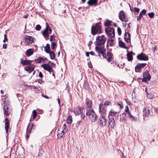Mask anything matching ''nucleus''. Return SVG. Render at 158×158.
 Wrapping results in <instances>:
<instances>
[{
	"label": "nucleus",
	"mask_w": 158,
	"mask_h": 158,
	"mask_svg": "<svg viewBox=\"0 0 158 158\" xmlns=\"http://www.w3.org/2000/svg\"><path fill=\"white\" fill-rule=\"evenodd\" d=\"M106 40V38L103 35L101 36H98L96 38V41L94 44L96 45V47L99 48L104 47V44Z\"/></svg>",
	"instance_id": "1"
},
{
	"label": "nucleus",
	"mask_w": 158,
	"mask_h": 158,
	"mask_svg": "<svg viewBox=\"0 0 158 158\" xmlns=\"http://www.w3.org/2000/svg\"><path fill=\"white\" fill-rule=\"evenodd\" d=\"M104 102V100L103 99L104 102L103 104L102 102L100 103L99 105V112L101 114H104L106 113V106H110L111 105V103L110 101L109 100H106Z\"/></svg>",
	"instance_id": "2"
},
{
	"label": "nucleus",
	"mask_w": 158,
	"mask_h": 158,
	"mask_svg": "<svg viewBox=\"0 0 158 158\" xmlns=\"http://www.w3.org/2000/svg\"><path fill=\"white\" fill-rule=\"evenodd\" d=\"M86 114L92 122H95L97 119V115L93 109H87Z\"/></svg>",
	"instance_id": "3"
},
{
	"label": "nucleus",
	"mask_w": 158,
	"mask_h": 158,
	"mask_svg": "<svg viewBox=\"0 0 158 158\" xmlns=\"http://www.w3.org/2000/svg\"><path fill=\"white\" fill-rule=\"evenodd\" d=\"M52 31L51 29L49 26L48 25L47 23H46V27L44 31H42L41 32L44 37L46 40H48L49 39L48 36Z\"/></svg>",
	"instance_id": "4"
},
{
	"label": "nucleus",
	"mask_w": 158,
	"mask_h": 158,
	"mask_svg": "<svg viewBox=\"0 0 158 158\" xmlns=\"http://www.w3.org/2000/svg\"><path fill=\"white\" fill-rule=\"evenodd\" d=\"M102 32L101 26L96 24L94 26H92L91 28V32L93 35H95L97 33H100Z\"/></svg>",
	"instance_id": "5"
},
{
	"label": "nucleus",
	"mask_w": 158,
	"mask_h": 158,
	"mask_svg": "<svg viewBox=\"0 0 158 158\" xmlns=\"http://www.w3.org/2000/svg\"><path fill=\"white\" fill-rule=\"evenodd\" d=\"M95 51L97 52L98 55H97L100 57V53L102 55L103 58H106V51L104 48L102 47L99 48L98 47H95Z\"/></svg>",
	"instance_id": "6"
},
{
	"label": "nucleus",
	"mask_w": 158,
	"mask_h": 158,
	"mask_svg": "<svg viewBox=\"0 0 158 158\" xmlns=\"http://www.w3.org/2000/svg\"><path fill=\"white\" fill-rule=\"evenodd\" d=\"M52 64L55 65L51 61H49L48 63L44 64L41 65V67L43 68L45 70L49 72L51 71H53L52 69Z\"/></svg>",
	"instance_id": "7"
},
{
	"label": "nucleus",
	"mask_w": 158,
	"mask_h": 158,
	"mask_svg": "<svg viewBox=\"0 0 158 158\" xmlns=\"http://www.w3.org/2000/svg\"><path fill=\"white\" fill-rule=\"evenodd\" d=\"M102 116L99 118L98 123L101 127H102L106 125V117L101 114Z\"/></svg>",
	"instance_id": "8"
},
{
	"label": "nucleus",
	"mask_w": 158,
	"mask_h": 158,
	"mask_svg": "<svg viewBox=\"0 0 158 158\" xmlns=\"http://www.w3.org/2000/svg\"><path fill=\"white\" fill-rule=\"evenodd\" d=\"M105 31L108 36L112 37L114 35V29L110 27H108L105 29Z\"/></svg>",
	"instance_id": "9"
},
{
	"label": "nucleus",
	"mask_w": 158,
	"mask_h": 158,
	"mask_svg": "<svg viewBox=\"0 0 158 158\" xmlns=\"http://www.w3.org/2000/svg\"><path fill=\"white\" fill-rule=\"evenodd\" d=\"M118 16L120 19L122 21L126 22L128 20L127 17L126 16L124 12L123 11H121L119 12Z\"/></svg>",
	"instance_id": "10"
},
{
	"label": "nucleus",
	"mask_w": 158,
	"mask_h": 158,
	"mask_svg": "<svg viewBox=\"0 0 158 158\" xmlns=\"http://www.w3.org/2000/svg\"><path fill=\"white\" fill-rule=\"evenodd\" d=\"M143 78L142 79V81L145 82L148 81H149L151 78L150 74L148 71H146L143 73Z\"/></svg>",
	"instance_id": "11"
},
{
	"label": "nucleus",
	"mask_w": 158,
	"mask_h": 158,
	"mask_svg": "<svg viewBox=\"0 0 158 158\" xmlns=\"http://www.w3.org/2000/svg\"><path fill=\"white\" fill-rule=\"evenodd\" d=\"M146 65V63L138 64L135 67V72L137 73L140 72L141 69L145 67Z\"/></svg>",
	"instance_id": "12"
},
{
	"label": "nucleus",
	"mask_w": 158,
	"mask_h": 158,
	"mask_svg": "<svg viewBox=\"0 0 158 158\" xmlns=\"http://www.w3.org/2000/svg\"><path fill=\"white\" fill-rule=\"evenodd\" d=\"M137 57L138 60H140L146 61L148 60V56L143 53H141L140 54L138 55Z\"/></svg>",
	"instance_id": "13"
},
{
	"label": "nucleus",
	"mask_w": 158,
	"mask_h": 158,
	"mask_svg": "<svg viewBox=\"0 0 158 158\" xmlns=\"http://www.w3.org/2000/svg\"><path fill=\"white\" fill-rule=\"evenodd\" d=\"M125 111L127 114L129 115V117L130 118L132 119V120L133 119L134 121H136V118L134 116L131 115V112L130 111L128 106H126L125 107Z\"/></svg>",
	"instance_id": "14"
},
{
	"label": "nucleus",
	"mask_w": 158,
	"mask_h": 158,
	"mask_svg": "<svg viewBox=\"0 0 158 158\" xmlns=\"http://www.w3.org/2000/svg\"><path fill=\"white\" fill-rule=\"evenodd\" d=\"M62 131L61 132V134H60L58 133L57 134V136L58 138H61L62 137L63 135L67 131L68 129L67 126L65 124H64L62 127Z\"/></svg>",
	"instance_id": "15"
},
{
	"label": "nucleus",
	"mask_w": 158,
	"mask_h": 158,
	"mask_svg": "<svg viewBox=\"0 0 158 158\" xmlns=\"http://www.w3.org/2000/svg\"><path fill=\"white\" fill-rule=\"evenodd\" d=\"M24 39L28 44H31L34 42L33 38L31 36L25 35L24 37Z\"/></svg>",
	"instance_id": "16"
},
{
	"label": "nucleus",
	"mask_w": 158,
	"mask_h": 158,
	"mask_svg": "<svg viewBox=\"0 0 158 158\" xmlns=\"http://www.w3.org/2000/svg\"><path fill=\"white\" fill-rule=\"evenodd\" d=\"M5 129L6 133H8L9 129L10 128V122L7 118H5Z\"/></svg>",
	"instance_id": "17"
},
{
	"label": "nucleus",
	"mask_w": 158,
	"mask_h": 158,
	"mask_svg": "<svg viewBox=\"0 0 158 158\" xmlns=\"http://www.w3.org/2000/svg\"><path fill=\"white\" fill-rule=\"evenodd\" d=\"M35 66L33 64H30L24 68V70L28 72L29 73H31L34 69Z\"/></svg>",
	"instance_id": "18"
},
{
	"label": "nucleus",
	"mask_w": 158,
	"mask_h": 158,
	"mask_svg": "<svg viewBox=\"0 0 158 158\" xmlns=\"http://www.w3.org/2000/svg\"><path fill=\"white\" fill-rule=\"evenodd\" d=\"M109 127L111 129H114L115 125V120L114 118H110L109 121Z\"/></svg>",
	"instance_id": "19"
},
{
	"label": "nucleus",
	"mask_w": 158,
	"mask_h": 158,
	"mask_svg": "<svg viewBox=\"0 0 158 158\" xmlns=\"http://www.w3.org/2000/svg\"><path fill=\"white\" fill-rule=\"evenodd\" d=\"M9 107H10V106L8 105H5L3 106V109L4 114L6 117L8 116L10 113V112L9 111Z\"/></svg>",
	"instance_id": "20"
},
{
	"label": "nucleus",
	"mask_w": 158,
	"mask_h": 158,
	"mask_svg": "<svg viewBox=\"0 0 158 158\" xmlns=\"http://www.w3.org/2000/svg\"><path fill=\"white\" fill-rule=\"evenodd\" d=\"M120 122H124L126 119V114L125 113H123L120 114Z\"/></svg>",
	"instance_id": "21"
},
{
	"label": "nucleus",
	"mask_w": 158,
	"mask_h": 158,
	"mask_svg": "<svg viewBox=\"0 0 158 158\" xmlns=\"http://www.w3.org/2000/svg\"><path fill=\"white\" fill-rule=\"evenodd\" d=\"M127 60L129 61H131L133 60V56L132 53L133 52L132 51H131L130 52H128L127 51Z\"/></svg>",
	"instance_id": "22"
},
{
	"label": "nucleus",
	"mask_w": 158,
	"mask_h": 158,
	"mask_svg": "<svg viewBox=\"0 0 158 158\" xmlns=\"http://www.w3.org/2000/svg\"><path fill=\"white\" fill-rule=\"evenodd\" d=\"M98 1V0H89L87 2V4L89 6H95Z\"/></svg>",
	"instance_id": "23"
},
{
	"label": "nucleus",
	"mask_w": 158,
	"mask_h": 158,
	"mask_svg": "<svg viewBox=\"0 0 158 158\" xmlns=\"http://www.w3.org/2000/svg\"><path fill=\"white\" fill-rule=\"evenodd\" d=\"M130 34L128 32L125 33V34L124 39L126 42L127 43L130 41L131 40Z\"/></svg>",
	"instance_id": "24"
},
{
	"label": "nucleus",
	"mask_w": 158,
	"mask_h": 158,
	"mask_svg": "<svg viewBox=\"0 0 158 158\" xmlns=\"http://www.w3.org/2000/svg\"><path fill=\"white\" fill-rule=\"evenodd\" d=\"M150 113V110L147 107H145L143 111V113L144 115L146 116H148Z\"/></svg>",
	"instance_id": "25"
},
{
	"label": "nucleus",
	"mask_w": 158,
	"mask_h": 158,
	"mask_svg": "<svg viewBox=\"0 0 158 158\" xmlns=\"http://www.w3.org/2000/svg\"><path fill=\"white\" fill-rule=\"evenodd\" d=\"M85 104L86 106V107L88 108H91L92 107V102L87 99H86L85 100Z\"/></svg>",
	"instance_id": "26"
},
{
	"label": "nucleus",
	"mask_w": 158,
	"mask_h": 158,
	"mask_svg": "<svg viewBox=\"0 0 158 158\" xmlns=\"http://www.w3.org/2000/svg\"><path fill=\"white\" fill-rule=\"evenodd\" d=\"M46 60V58L39 57L36 60H35V61L36 63H40L41 62H44Z\"/></svg>",
	"instance_id": "27"
},
{
	"label": "nucleus",
	"mask_w": 158,
	"mask_h": 158,
	"mask_svg": "<svg viewBox=\"0 0 158 158\" xmlns=\"http://www.w3.org/2000/svg\"><path fill=\"white\" fill-rule=\"evenodd\" d=\"M21 64L23 65H30L32 63V61L29 60H23L22 59H21Z\"/></svg>",
	"instance_id": "28"
},
{
	"label": "nucleus",
	"mask_w": 158,
	"mask_h": 158,
	"mask_svg": "<svg viewBox=\"0 0 158 158\" xmlns=\"http://www.w3.org/2000/svg\"><path fill=\"white\" fill-rule=\"evenodd\" d=\"M107 42L108 43V44H107V47L109 45L112 46L114 44V40L112 39H108Z\"/></svg>",
	"instance_id": "29"
},
{
	"label": "nucleus",
	"mask_w": 158,
	"mask_h": 158,
	"mask_svg": "<svg viewBox=\"0 0 158 158\" xmlns=\"http://www.w3.org/2000/svg\"><path fill=\"white\" fill-rule=\"evenodd\" d=\"M33 52V50L31 49H28L26 52V54L27 56H29L32 55Z\"/></svg>",
	"instance_id": "30"
},
{
	"label": "nucleus",
	"mask_w": 158,
	"mask_h": 158,
	"mask_svg": "<svg viewBox=\"0 0 158 158\" xmlns=\"http://www.w3.org/2000/svg\"><path fill=\"white\" fill-rule=\"evenodd\" d=\"M44 51L47 53H49L50 51V46L48 44H47L44 47Z\"/></svg>",
	"instance_id": "31"
},
{
	"label": "nucleus",
	"mask_w": 158,
	"mask_h": 158,
	"mask_svg": "<svg viewBox=\"0 0 158 158\" xmlns=\"http://www.w3.org/2000/svg\"><path fill=\"white\" fill-rule=\"evenodd\" d=\"M117 113V112L114 110L113 109H111L109 113V115L110 116L115 115Z\"/></svg>",
	"instance_id": "32"
},
{
	"label": "nucleus",
	"mask_w": 158,
	"mask_h": 158,
	"mask_svg": "<svg viewBox=\"0 0 158 158\" xmlns=\"http://www.w3.org/2000/svg\"><path fill=\"white\" fill-rule=\"evenodd\" d=\"M82 109L80 107L78 108V110L76 111H75V114L77 115H78L82 112Z\"/></svg>",
	"instance_id": "33"
},
{
	"label": "nucleus",
	"mask_w": 158,
	"mask_h": 158,
	"mask_svg": "<svg viewBox=\"0 0 158 158\" xmlns=\"http://www.w3.org/2000/svg\"><path fill=\"white\" fill-rule=\"evenodd\" d=\"M119 45L122 48L127 49V48L126 47L125 44L123 43L122 41L120 40L119 41Z\"/></svg>",
	"instance_id": "34"
},
{
	"label": "nucleus",
	"mask_w": 158,
	"mask_h": 158,
	"mask_svg": "<svg viewBox=\"0 0 158 158\" xmlns=\"http://www.w3.org/2000/svg\"><path fill=\"white\" fill-rule=\"evenodd\" d=\"M49 54L50 56L51 59H54L55 58V55L54 52L52 51H50L49 53H47Z\"/></svg>",
	"instance_id": "35"
},
{
	"label": "nucleus",
	"mask_w": 158,
	"mask_h": 158,
	"mask_svg": "<svg viewBox=\"0 0 158 158\" xmlns=\"http://www.w3.org/2000/svg\"><path fill=\"white\" fill-rule=\"evenodd\" d=\"M31 128H30L29 125L28 126L27 129V132H26V137L27 138H28L29 137V135H30L29 132L31 131Z\"/></svg>",
	"instance_id": "36"
},
{
	"label": "nucleus",
	"mask_w": 158,
	"mask_h": 158,
	"mask_svg": "<svg viewBox=\"0 0 158 158\" xmlns=\"http://www.w3.org/2000/svg\"><path fill=\"white\" fill-rule=\"evenodd\" d=\"M72 117L70 115H69L67 118L66 122L67 123L70 124L72 122Z\"/></svg>",
	"instance_id": "37"
},
{
	"label": "nucleus",
	"mask_w": 158,
	"mask_h": 158,
	"mask_svg": "<svg viewBox=\"0 0 158 158\" xmlns=\"http://www.w3.org/2000/svg\"><path fill=\"white\" fill-rule=\"evenodd\" d=\"M107 56L108 58H107V60L109 61H111L112 60V54L110 52H107Z\"/></svg>",
	"instance_id": "38"
},
{
	"label": "nucleus",
	"mask_w": 158,
	"mask_h": 158,
	"mask_svg": "<svg viewBox=\"0 0 158 158\" xmlns=\"http://www.w3.org/2000/svg\"><path fill=\"white\" fill-rule=\"evenodd\" d=\"M56 43L55 42H52L51 44V48L52 50H54L55 47H56Z\"/></svg>",
	"instance_id": "39"
},
{
	"label": "nucleus",
	"mask_w": 158,
	"mask_h": 158,
	"mask_svg": "<svg viewBox=\"0 0 158 158\" xmlns=\"http://www.w3.org/2000/svg\"><path fill=\"white\" fill-rule=\"evenodd\" d=\"M112 23V21L108 20H107L105 22V24L106 26H110L111 25Z\"/></svg>",
	"instance_id": "40"
},
{
	"label": "nucleus",
	"mask_w": 158,
	"mask_h": 158,
	"mask_svg": "<svg viewBox=\"0 0 158 158\" xmlns=\"http://www.w3.org/2000/svg\"><path fill=\"white\" fill-rule=\"evenodd\" d=\"M117 105L119 106L120 109H123V103L122 102L119 101L117 102Z\"/></svg>",
	"instance_id": "41"
},
{
	"label": "nucleus",
	"mask_w": 158,
	"mask_h": 158,
	"mask_svg": "<svg viewBox=\"0 0 158 158\" xmlns=\"http://www.w3.org/2000/svg\"><path fill=\"white\" fill-rule=\"evenodd\" d=\"M35 91L36 93L40 92L41 91V89L39 87H35Z\"/></svg>",
	"instance_id": "42"
},
{
	"label": "nucleus",
	"mask_w": 158,
	"mask_h": 158,
	"mask_svg": "<svg viewBox=\"0 0 158 158\" xmlns=\"http://www.w3.org/2000/svg\"><path fill=\"white\" fill-rule=\"evenodd\" d=\"M146 10L143 9V10L141 12H140L139 15L143 16V15H144L146 13Z\"/></svg>",
	"instance_id": "43"
},
{
	"label": "nucleus",
	"mask_w": 158,
	"mask_h": 158,
	"mask_svg": "<svg viewBox=\"0 0 158 158\" xmlns=\"http://www.w3.org/2000/svg\"><path fill=\"white\" fill-rule=\"evenodd\" d=\"M148 15V16L151 18H153L154 16V13L153 12L149 13Z\"/></svg>",
	"instance_id": "44"
},
{
	"label": "nucleus",
	"mask_w": 158,
	"mask_h": 158,
	"mask_svg": "<svg viewBox=\"0 0 158 158\" xmlns=\"http://www.w3.org/2000/svg\"><path fill=\"white\" fill-rule=\"evenodd\" d=\"M41 29V27L40 25H37L35 27V29L37 31H40Z\"/></svg>",
	"instance_id": "45"
},
{
	"label": "nucleus",
	"mask_w": 158,
	"mask_h": 158,
	"mask_svg": "<svg viewBox=\"0 0 158 158\" xmlns=\"http://www.w3.org/2000/svg\"><path fill=\"white\" fill-rule=\"evenodd\" d=\"M32 113L33 114V118H35L36 116L37 115V112L35 110H34L32 111Z\"/></svg>",
	"instance_id": "46"
},
{
	"label": "nucleus",
	"mask_w": 158,
	"mask_h": 158,
	"mask_svg": "<svg viewBox=\"0 0 158 158\" xmlns=\"http://www.w3.org/2000/svg\"><path fill=\"white\" fill-rule=\"evenodd\" d=\"M55 36L53 35H52L50 36V40L52 42L53 40H55Z\"/></svg>",
	"instance_id": "47"
},
{
	"label": "nucleus",
	"mask_w": 158,
	"mask_h": 158,
	"mask_svg": "<svg viewBox=\"0 0 158 158\" xmlns=\"http://www.w3.org/2000/svg\"><path fill=\"white\" fill-rule=\"evenodd\" d=\"M117 31L118 35H120L121 34V30L119 27H118L117 29Z\"/></svg>",
	"instance_id": "48"
},
{
	"label": "nucleus",
	"mask_w": 158,
	"mask_h": 158,
	"mask_svg": "<svg viewBox=\"0 0 158 158\" xmlns=\"http://www.w3.org/2000/svg\"><path fill=\"white\" fill-rule=\"evenodd\" d=\"M4 39L3 40V42L5 43L6 42V41L8 40L6 34H4Z\"/></svg>",
	"instance_id": "49"
},
{
	"label": "nucleus",
	"mask_w": 158,
	"mask_h": 158,
	"mask_svg": "<svg viewBox=\"0 0 158 158\" xmlns=\"http://www.w3.org/2000/svg\"><path fill=\"white\" fill-rule=\"evenodd\" d=\"M134 11L137 12V13H138L139 12V9L138 8H137V7H135L134 8Z\"/></svg>",
	"instance_id": "50"
},
{
	"label": "nucleus",
	"mask_w": 158,
	"mask_h": 158,
	"mask_svg": "<svg viewBox=\"0 0 158 158\" xmlns=\"http://www.w3.org/2000/svg\"><path fill=\"white\" fill-rule=\"evenodd\" d=\"M39 77L41 78H42L43 77V74L41 72H39Z\"/></svg>",
	"instance_id": "51"
},
{
	"label": "nucleus",
	"mask_w": 158,
	"mask_h": 158,
	"mask_svg": "<svg viewBox=\"0 0 158 158\" xmlns=\"http://www.w3.org/2000/svg\"><path fill=\"white\" fill-rule=\"evenodd\" d=\"M142 17V16L139 15L138 17H137V20L138 21L140 20L141 19Z\"/></svg>",
	"instance_id": "52"
},
{
	"label": "nucleus",
	"mask_w": 158,
	"mask_h": 158,
	"mask_svg": "<svg viewBox=\"0 0 158 158\" xmlns=\"http://www.w3.org/2000/svg\"><path fill=\"white\" fill-rule=\"evenodd\" d=\"M81 118L84 119L85 117V115L84 113H81Z\"/></svg>",
	"instance_id": "53"
},
{
	"label": "nucleus",
	"mask_w": 158,
	"mask_h": 158,
	"mask_svg": "<svg viewBox=\"0 0 158 158\" xmlns=\"http://www.w3.org/2000/svg\"><path fill=\"white\" fill-rule=\"evenodd\" d=\"M31 89L33 90H34L35 91V87L34 86H30Z\"/></svg>",
	"instance_id": "54"
},
{
	"label": "nucleus",
	"mask_w": 158,
	"mask_h": 158,
	"mask_svg": "<svg viewBox=\"0 0 158 158\" xmlns=\"http://www.w3.org/2000/svg\"><path fill=\"white\" fill-rule=\"evenodd\" d=\"M6 44H4L3 45V48L4 49H6Z\"/></svg>",
	"instance_id": "55"
},
{
	"label": "nucleus",
	"mask_w": 158,
	"mask_h": 158,
	"mask_svg": "<svg viewBox=\"0 0 158 158\" xmlns=\"http://www.w3.org/2000/svg\"><path fill=\"white\" fill-rule=\"evenodd\" d=\"M156 45H155L154 47H153V51L155 52L156 50Z\"/></svg>",
	"instance_id": "56"
},
{
	"label": "nucleus",
	"mask_w": 158,
	"mask_h": 158,
	"mask_svg": "<svg viewBox=\"0 0 158 158\" xmlns=\"http://www.w3.org/2000/svg\"><path fill=\"white\" fill-rule=\"evenodd\" d=\"M80 124V121L76 123L77 126H78Z\"/></svg>",
	"instance_id": "57"
},
{
	"label": "nucleus",
	"mask_w": 158,
	"mask_h": 158,
	"mask_svg": "<svg viewBox=\"0 0 158 158\" xmlns=\"http://www.w3.org/2000/svg\"><path fill=\"white\" fill-rule=\"evenodd\" d=\"M89 53H90L91 55H94V52L92 51L90 52H89Z\"/></svg>",
	"instance_id": "58"
},
{
	"label": "nucleus",
	"mask_w": 158,
	"mask_h": 158,
	"mask_svg": "<svg viewBox=\"0 0 158 158\" xmlns=\"http://www.w3.org/2000/svg\"><path fill=\"white\" fill-rule=\"evenodd\" d=\"M86 56H89V52H86L85 53Z\"/></svg>",
	"instance_id": "59"
},
{
	"label": "nucleus",
	"mask_w": 158,
	"mask_h": 158,
	"mask_svg": "<svg viewBox=\"0 0 158 158\" xmlns=\"http://www.w3.org/2000/svg\"><path fill=\"white\" fill-rule=\"evenodd\" d=\"M28 16V15H26L23 16V18H27Z\"/></svg>",
	"instance_id": "60"
},
{
	"label": "nucleus",
	"mask_w": 158,
	"mask_h": 158,
	"mask_svg": "<svg viewBox=\"0 0 158 158\" xmlns=\"http://www.w3.org/2000/svg\"><path fill=\"white\" fill-rule=\"evenodd\" d=\"M42 96L43 97H44L45 98H46L48 99V96H47L45 95H42Z\"/></svg>",
	"instance_id": "61"
},
{
	"label": "nucleus",
	"mask_w": 158,
	"mask_h": 158,
	"mask_svg": "<svg viewBox=\"0 0 158 158\" xmlns=\"http://www.w3.org/2000/svg\"><path fill=\"white\" fill-rule=\"evenodd\" d=\"M58 102L59 105L60 104V101L59 98L58 99Z\"/></svg>",
	"instance_id": "62"
},
{
	"label": "nucleus",
	"mask_w": 158,
	"mask_h": 158,
	"mask_svg": "<svg viewBox=\"0 0 158 158\" xmlns=\"http://www.w3.org/2000/svg\"><path fill=\"white\" fill-rule=\"evenodd\" d=\"M37 157L39 158H41V156L40 155V154L39 153Z\"/></svg>",
	"instance_id": "63"
},
{
	"label": "nucleus",
	"mask_w": 158,
	"mask_h": 158,
	"mask_svg": "<svg viewBox=\"0 0 158 158\" xmlns=\"http://www.w3.org/2000/svg\"><path fill=\"white\" fill-rule=\"evenodd\" d=\"M82 1L83 2H85V0H82Z\"/></svg>",
	"instance_id": "64"
}]
</instances>
